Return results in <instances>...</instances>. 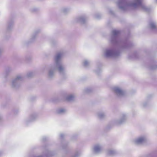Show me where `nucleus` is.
<instances>
[{
    "instance_id": "dca6fc26",
    "label": "nucleus",
    "mask_w": 157,
    "mask_h": 157,
    "mask_svg": "<svg viewBox=\"0 0 157 157\" xmlns=\"http://www.w3.org/2000/svg\"><path fill=\"white\" fill-rule=\"evenodd\" d=\"M66 110L63 108H60L57 109L56 112L58 114H62L66 112Z\"/></svg>"
},
{
    "instance_id": "20e7f679",
    "label": "nucleus",
    "mask_w": 157,
    "mask_h": 157,
    "mask_svg": "<svg viewBox=\"0 0 157 157\" xmlns=\"http://www.w3.org/2000/svg\"><path fill=\"white\" fill-rule=\"evenodd\" d=\"M23 78L24 77L22 75H17L12 81L11 83L12 87L15 89H17L19 87L21 86V82Z\"/></svg>"
},
{
    "instance_id": "a211bd4d",
    "label": "nucleus",
    "mask_w": 157,
    "mask_h": 157,
    "mask_svg": "<svg viewBox=\"0 0 157 157\" xmlns=\"http://www.w3.org/2000/svg\"><path fill=\"white\" fill-rule=\"evenodd\" d=\"M149 26L152 29H155L156 28V25L154 21H151L149 23Z\"/></svg>"
},
{
    "instance_id": "f257e3e1",
    "label": "nucleus",
    "mask_w": 157,
    "mask_h": 157,
    "mask_svg": "<svg viewBox=\"0 0 157 157\" xmlns=\"http://www.w3.org/2000/svg\"><path fill=\"white\" fill-rule=\"evenodd\" d=\"M119 32L116 30H113L112 31V36L111 41L113 43H117L121 46L119 49L117 50L115 48L106 49L103 51V56L106 58L116 57L119 55L120 51L124 50L127 47L126 44L121 42L119 43L116 36L119 34Z\"/></svg>"
},
{
    "instance_id": "cd10ccee",
    "label": "nucleus",
    "mask_w": 157,
    "mask_h": 157,
    "mask_svg": "<svg viewBox=\"0 0 157 157\" xmlns=\"http://www.w3.org/2000/svg\"><path fill=\"white\" fill-rule=\"evenodd\" d=\"M95 17L97 18H98V17L97 16V15H95Z\"/></svg>"
},
{
    "instance_id": "393cba45",
    "label": "nucleus",
    "mask_w": 157,
    "mask_h": 157,
    "mask_svg": "<svg viewBox=\"0 0 157 157\" xmlns=\"http://www.w3.org/2000/svg\"><path fill=\"white\" fill-rule=\"evenodd\" d=\"M2 52V49L1 48H0V55H1Z\"/></svg>"
},
{
    "instance_id": "f03ea898",
    "label": "nucleus",
    "mask_w": 157,
    "mask_h": 157,
    "mask_svg": "<svg viewBox=\"0 0 157 157\" xmlns=\"http://www.w3.org/2000/svg\"><path fill=\"white\" fill-rule=\"evenodd\" d=\"M143 0H134L132 2H127L125 0H117V4L119 8L121 10L124 11L129 7L133 9L140 7L142 10L145 11H148L149 9L145 5L142 4Z\"/></svg>"
},
{
    "instance_id": "412c9836",
    "label": "nucleus",
    "mask_w": 157,
    "mask_h": 157,
    "mask_svg": "<svg viewBox=\"0 0 157 157\" xmlns=\"http://www.w3.org/2000/svg\"><path fill=\"white\" fill-rule=\"evenodd\" d=\"M33 75V73L32 72H28L27 74V76L28 77H30L32 76Z\"/></svg>"
},
{
    "instance_id": "39448f33",
    "label": "nucleus",
    "mask_w": 157,
    "mask_h": 157,
    "mask_svg": "<svg viewBox=\"0 0 157 157\" xmlns=\"http://www.w3.org/2000/svg\"><path fill=\"white\" fill-rule=\"evenodd\" d=\"M113 90L114 93L118 97H122L125 94V92L119 86H116L113 88Z\"/></svg>"
},
{
    "instance_id": "f8f14e48",
    "label": "nucleus",
    "mask_w": 157,
    "mask_h": 157,
    "mask_svg": "<svg viewBox=\"0 0 157 157\" xmlns=\"http://www.w3.org/2000/svg\"><path fill=\"white\" fill-rule=\"evenodd\" d=\"M117 153L116 151L112 149H109L106 151V154L109 156H114Z\"/></svg>"
},
{
    "instance_id": "c756f323",
    "label": "nucleus",
    "mask_w": 157,
    "mask_h": 157,
    "mask_svg": "<svg viewBox=\"0 0 157 157\" xmlns=\"http://www.w3.org/2000/svg\"><path fill=\"white\" fill-rule=\"evenodd\" d=\"M110 13H112V12H111V11L110 12Z\"/></svg>"
},
{
    "instance_id": "b1692460",
    "label": "nucleus",
    "mask_w": 157,
    "mask_h": 157,
    "mask_svg": "<svg viewBox=\"0 0 157 157\" xmlns=\"http://www.w3.org/2000/svg\"><path fill=\"white\" fill-rule=\"evenodd\" d=\"M147 103L146 102H143L142 104V105L143 107H145L147 105Z\"/></svg>"
},
{
    "instance_id": "9d476101",
    "label": "nucleus",
    "mask_w": 157,
    "mask_h": 157,
    "mask_svg": "<svg viewBox=\"0 0 157 157\" xmlns=\"http://www.w3.org/2000/svg\"><path fill=\"white\" fill-rule=\"evenodd\" d=\"M86 17L84 16H81L78 17L75 19L77 22H79L81 24L86 23L87 21Z\"/></svg>"
},
{
    "instance_id": "6e6552de",
    "label": "nucleus",
    "mask_w": 157,
    "mask_h": 157,
    "mask_svg": "<svg viewBox=\"0 0 157 157\" xmlns=\"http://www.w3.org/2000/svg\"><path fill=\"white\" fill-rule=\"evenodd\" d=\"M127 119V116L125 114H122L119 119L114 121V123L117 125L121 124L124 123L126 120Z\"/></svg>"
},
{
    "instance_id": "0eeeda50",
    "label": "nucleus",
    "mask_w": 157,
    "mask_h": 157,
    "mask_svg": "<svg viewBox=\"0 0 157 157\" xmlns=\"http://www.w3.org/2000/svg\"><path fill=\"white\" fill-rule=\"evenodd\" d=\"M56 69L54 65L50 66L48 70V76L49 78H53L55 75Z\"/></svg>"
},
{
    "instance_id": "c85d7f7f",
    "label": "nucleus",
    "mask_w": 157,
    "mask_h": 157,
    "mask_svg": "<svg viewBox=\"0 0 157 157\" xmlns=\"http://www.w3.org/2000/svg\"><path fill=\"white\" fill-rule=\"evenodd\" d=\"M2 154V152L1 151H0V156Z\"/></svg>"
},
{
    "instance_id": "6ab92c4d",
    "label": "nucleus",
    "mask_w": 157,
    "mask_h": 157,
    "mask_svg": "<svg viewBox=\"0 0 157 157\" xmlns=\"http://www.w3.org/2000/svg\"><path fill=\"white\" fill-rule=\"evenodd\" d=\"M61 12L64 14H66L69 12V9L67 8H63L61 10Z\"/></svg>"
},
{
    "instance_id": "bb28decb",
    "label": "nucleus",
    "mask_w": 157,
    "mask_h": 157,
    "mask_svg": "<svg viewBox=\"0 0 157 157\" xmlns=\"http://www.w3.org/2000/svg\"><path fill=\"white\" fill-rule=\"evenodd\" d=\"M2 116L0 115V121H1V120H2Z\"/></svg>"
},
{
    "instance_id": "f3484780",
    "label": "nucleus",
    "mask_w": 157,
    "mask_h": 157,
    "mask_svg": "<svg viewBox=\"0 0 157 157\" xmlns=\"http://www.w3.org/2000/svg\"><path fill=\"white\" fill-rule=\"evenodd\" d=\"M90 62L87 59L84 60L82 62L83 65L85 67L88 66L90 64Z\"/></svg>"
},
{
    "instance_id": "5701e85b",
    "label": "nucleus",
    "mask_w": 157,
    "mask_h": 157,
    "mask_svg": "<svg viewBox=\"0 0 157 157\" xmlns=\"http://www.w3.org/2000/svg\"><path fill=\"white\" fill-rule=\"evenodd\" d=\"M37 10L36 8H32L31 9V11L32 12H36V11H37Z\"/></svg>"
},
{
    "instance_id": "7ed1b4c3",
    "label": "nucleus",
    "mask_w": 157,
    "mask_h": 157,
    "mask_svg": "<svg viewBox=\"0 0 157 157\" xmlns=\"http://www.w3.org/2000/svg\"><path fill=\"white\" fill-rule=\"evenodd\" d=\"M63 52L57 53L55 57V63L53 64L56 70L57 69L61 74H63L65 70V68L61 60V59L64 55Z\"/></svg>"
},
{
    "instance_id": "a878e982",
    "label": "nucleus",
    "mask_w": 157,
    "mask_h": 157,
    "mask_svg": "<svg viewBox=\"0 0 157 157\" xmlns=\"http://www.w3.org/2000/svg\"><path fill=\"white\" fill-rule=\"evenodd\" d=\"M64 136V135L63 134H61L60 135V136L61 137V138H62Z\"/></svg>"
},
{
    "instance_id": "423d86ee",
    "label": "nucleus",
    "mask_w": 157,
    "mask_h": 157,
    "mask_svg": "<svg viewBox=\"0 0 157 157\" xmlns=\"http://www.w3.org/2000/svg\"><path fill=\"white\" fill-rule=\"evenodd\" d=\"M147 141V137L145 135L140 136L135 139L134 143L136 145H142L145 143Z\"/></svg>"
},
{
    "instance_id": "4468645a",
    "label": "nucleus",
    "mask_w": 157,
    "mask_h": 157,
    "mask_svg": "<svg viewBox=\"0 0 157 157\" xmlns=\"http://www.w3.org/2000/svg\"><path fill=\"white\" fill-rule=\"evenodd\" d=\"M98 117L100 119H103L105 118L106 117V115L105 113L102 112H99L97 114Z\"/></svg>"
},
{
    "instance_id": "2eb2a0df",
    "label": "nucleus",
    "mask_w": 157,
    "mask_h": 157,
    "mask_svg": "<svg viewBox=\"0 0 157 157\" xmlns=\"http://www.w3.org/2000/svg\"><path fill=\"white\" fill-rule=\"evenodd\" d=\"M75 96L73 94L68 95L66 97V100L68 101H74L75 98Z\"/></svg>"
},
{
    "instance_id": "1a4fd4ad",
    "label": "nucleus",
    "mask_w": 157,
    "mask_h": 157,
    "mask_svg": "<svg viewBox=\"0 0 157 157\" xmlns=\"http://www.w3.org/2000/svg\"><path fill=\"white\" fill-rule=\"evenodd\" d=\"M102 149L101 144H95L92 148L93 152L96 154H99L101 152Z\"/></svg>"
},
{
    "instance_id": "4be33fe9",
    "label": "nucleus",
    "mask_w": 157,
    "mask_h": 157,
    "mask_svg": "<svg viewBox=\"0 0 157 157\" xmlns=\"http://www.w3.org/2000/svg\"><path fill=\"white\" fill-rule=\"evenodd\" d=\"M11 71V68L10 67H8L5 70V72L6 73H7L10 72Z\"/></svg>"
},
{
    "instance_id": "aec40b11",
    "label": "nucleus",
    "mask_w": 157,
    "mask_h": 157,
    "mask_svg": "<svg viewBox=\"0 0 157 157\" xmlns=\"http://www.w3.org/2000/svg\"><path fill=\"white\" fill-rule=\"evenodd\" d=\"M36 117V116L35 115H32L29 117V120L27 121V122L32 121L34 120Z\"/></svg>"
},
{
    "instance_id": "7c9ffc66",
    "label": "nucleus",
    "mask_w": 157,
    "mask_h": 157,
    "mask_svg": "<svg viewBox=\"0 0 157 157\" xmlns=\"http://www.w3.org/2000/svg\"><path fill=\"white\" fill-rule=\"evenodd\" d=\"M157 1V0H156Z\"/></svg>"
},
{
    "instance_id": "ddd939ff",
    "label": "nucleus",
    "mask_w": 157,
    "mask_h": 157,
    "mask_svg": "<svg viewBox=\"0 0 157 157\" xmlns=\"http://www.w3.org/2000/svg\"><path fill=\"white\" fill-rule=\"evenodd\" d=\"M40 32V31L39 30H38L35 31L33 33L30 38L31 42H33L35 40L37 37V34Z\"/></svg>"
},
{
    "instance_id": "9b49d317",
    "label": "nucleus",
    "mask_w": 157,
    "mask_h": 157,
    "mask_svg": "<svg viewBox=\"0 0 157 157\" xmlns=\"http://www.w3.org/2000/svg\"><path fill=\"white\" fill-rule=\"evenodd\" d=\"M14 24V22L13 20L9 21L7 23V29L10 31L12 29Z\"/></svg>"
}]
</instances>
